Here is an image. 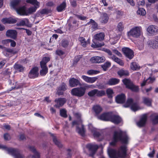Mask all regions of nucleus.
<instances>
[{"label": "nucleus", "mask_w": 158, "mask_h": 158, "mask_svg": "<svg viewBox=\"0 0 158 158\" xmlns=\"http://www.w3.org/2000/svg\"><path fill=\"white\" fill-rule=\"evenodd\" d=\"M129 139V138L125 133L121 130L115 131L114 133L112 141L110 144L111 146H114L119 141L124 144H127Z\"/></svg>", "instance_id": "obj_1"}, {"label": "nucleus", "mask_w": 158, "mask_h": 158, "mask_svg": "<svg viewBox=\"0 0 158 158\" xmlns=\"http://www.w3.org/2000/svg\"><path fill=\"white\" fill-rule=\"evenodd\" d=\"M127 146H121L118 151L110 147L107 148V153L110 158H125L127 155Z\"/></svg>", "instance_id": "obj_2"}, {"label": "nucleus", "mask_w": 158, "mask_h": 158, "mask_svg": "<svg viewBox=\"0 0 158 158\" xmlns=\"http://www.w3.org/2000/svg\"><path fill=\"white\" fill-rule=\"evenodd\" d=\"M75 115L77 120L74 121L72 122V127H73L75 125H77L76 131L81 136L83 137L85 135V130L84 125L82 124V121L81 118V115L77 113L75 114Z\"/></svg>", "instance_id": "obj_3"}, {"label": "nucleus", "mask_w": 158, "mask_h": 158, "mask_svg": "<svg viewBox=\"0 0 158 158\" xmlns=\"http://www.w3.org/2000/svg\"><path fill=\"white\" fill-rule=\"evenodd\" d=\"M0 148L5 149L8 153L14 156L15 158H24V156L21 154L17 149L8 148L5 146L0 145Z\"/></svg>", "instance_id": "obj_4"}, {"label": "nucleus", "mask_w": 158, "mask_h": 158, "mask_svg": "<svg viewBox=\"0 0 158 158\" xmlns=\"http://www.w3.org/2000/svg\"><path fill=\"white\" fill-rule=\"evenodd\" d=\"M39 7L37 6L31 7L27 10H26V7L24 6L19 7L16 9V11L18 14L20 15H28V14H31L35 11Z\"/></svg>", "instance_id": "obj_5"}, {"label": "nucleus", "mask_w": 158, "mask_h": 158, "mask_svg": "<svg viewBox=\"0 0 158 158\" xmlns=\"http://www.w3.org/2000/svg\"><path fill=\"white\" fill-rule=\"evenodd\" d=\"M105 34L104 32H101L95 34L94 36V41H102L104 39ZM94 44L91 45V47L93 48H97L98 47H101L102 46L104 45L103 42L101 43H97L96 42H94Z\"/></svg>", "instance_id": "obj_6"}, {"label": "nucleus", "mask_w": 158, "mask_h": 158, "mask_svg": "<svg viewBox=\"0 0 158 158\" xmlns=\"http://www.w3.org/2000/svg\"><path fill=\"white\" fill-rule=\"evenodd\" d=\"M123 82L126 85L127 88L130 89L132 91L137 93L139 91V88L138 86L135 85L130 80L125 78L123 80Z\"/></svg>", "instance_id": "obj_7"}, {"label": "nucleus", "mask_w": 158, "mask_h": 158, "mask_svg": "<svg viewBox=\"0 0 158 158\" xmlns=\"http://www.w3.org/2000/svg\"><path fill=\"white\" fill-rule=\"evenodd\" d=\"M86 89L84 87L75 88L71 91V94L78 97H81L85 94Z\"/></svg>", "instance_id": "obj_8"}, {"label": "nucleus", "mask_w": 158, "mask_h": 158, "mask_svg": "<svg viewBox=\"0 0 158 158\" xmlns=\"http://www.w3.org/2000/svg\"><path fill=\"white\" fill-rule=\"evenodd\" d=\"M141 27H135L132 28L128 32L129 36H131L134 38L138 37L141 34Z\"/></svg>", "instance_id": "obj_9"}, {"label": "nucleus", "mask_w": 158, "mask_h": 158, "mask_svg": "<svg viewBox=\"0 0 158 158\" xmlns=\"http://www.w3.org/2000/svg\"><path fill=\"white\" fill-rule=\"evenodd\" d=\"M130 106H131V109L134 111L137 110L139 109L138 103L137 102H133L132 98L128 99L124 105V106L126 107Z\"/></svg>", "instance_id": "obj_10"}, {"label": "nucleus", "mask_w": 158, "mask_h": 158, "mask_svg": "<svg viewBox=\"0 0 158 158\" xmlns=\"http://www.w3.org/2000/svg\"><path fill=\"white\" fill-rule=\"evenodd\" d=\"M122 51L125 56L130 60L132 59L134 56V52L132 50L127 47H124Z\"/></svg>", "instance_id": "obj_11"}, {"label": "nucleus", "mask_w": 158, "mask_h": 158, "mask_svg": "<svg viewBox=\"0 0 158 158\" xmlns=\"http://www.w3.org/2000/svg\"><path fill=\"white\" fill-rule=\"evenodd\" d=\"M113 112H109L103 113L99 116V119L105 121H111Z\"/></svg>", "instance_id": "obj_12"}, {"label": "nucleus", "mask_w": 158, "mask_h": 158, "mask_svg": "<svg viewBox=\"0 0 158 158\" xmlns=\"http://www.w3.org/2000/svg\"><path fill=\"white\" fill-rule=\"evenodd\" d=\"M86 148L88 149L89 151L91 152L89 154L90 156L93 157L98 149V146L97 145L88 144L86 145Z\"/></svg>", "instance_id": "obj_13"}, {"label": "nucleus", "mask_w": 158, "mask_h": 158, "mask_svg": "<svg viewBox=\"0 0 158 158\" xmlns=\"http://www.w3.org/2000/svg\"><path fill=\"white\" fill-rule=\"evenodd\" d=\"M6 36L14 40L17 38V33L15 30L9 29L6 32Z\"/></svg>", "instance_id": "obj_14"}, {"label": "nucleus", "mask_w": 158, "mask_h": 158, "mask_svg": "<svg viewBox=\"0 0 158 158\" xmlns=\"http://www.w3.org/2000/svg\"><path fill=\"white\" fill-rule=\"evenodd\" d=\"M67 100L64 98H59L55 99V102L56 104L54 106L56 108L62 106L65 103Z\"/></svg>", "instance_id": "obj_15"}, {"label": "nucleus", "mask_w": 158, "mask_h": 158, "mask_svg": "<svg viewBox=\"0 0 158 158\" xmlns=\"http://www.w3.org/2000/svg\"><path fill=\"white\" fill-rule=\"evenodd\" d=\"M38 69L37 67H34L31 69L28 74L29 77L31 78L37 77L39 75Z\"/></svg>", "instance_id": "obj_16"}, {"label": "nucleus", "mask_w": 158, "mask_h": 158, "mask_svg": "<svg viewBox=\"0 0 158 158\" xmlns=\"http://www.w3.org/2000/svg\"><path fill=\"white\" fill-rule=\"evenodd\" d=\"M122 121L121 118L118 115L114 114L113 113L110 122L115 124H118Z\"/></svg>", "instance_id": "obj_17"}, {"label": "nucleus", "mask_w": 158, "mask_h": 158, "mask_svg": "<svg viewBox=\"0 0 158 158\" xmlns=\"http://www.w3.org/2000/svg\"><path fill=\"white\" fill-rule=\"evenodd\" d=\"M105 58L104 56H94L92 57L90 60L91 62L94 63H99L103 62L105 60Z\"/></svg>", "instance_id": "obj_18"}, {"label": "nucleus", "mask_w": 158, "mask_h": 158, "mask_svg": "<svg viewBox=\"0 0 158 158\" xmlns=\"http://www.w3.org/2000/svg\"><path fill=\"white\" fill-rule=\"evenodd\" d=\"M81 77L85 81L89 83H94L98 79L97 77H89L85 75L82 76Z\"/></svg>", "instance_id": "obj_19"}, {"label": "nucleus", "mask_w": 158, "mask_h": 158, "mask_svg": "<svg viewBox=\"0 0 158 158\" xmlns=\"http://www.w3.org/2000/svg\"><path fill=\"white\" fill-rule=\"evenodd\" d=\"M147 116L146 114H143L142 116L140 119L137 123V125L139 127H142L144 126L147 121Z\"/></svg>", "instance_id": "obj_20"}, {"label": "nucleus", "mask_w": 158, "mask_h": 158, "mask_svg": "<svg viewBox=\"0 0 158 158\" xmlns=\"http://www.w3.org/2000/svg\"><path fill=\"white\" fill-rule=\"evenodd\" d=\"M3 54L6 57H10L12 54H15L16 52H15L13 49L5 48L2 52Z\"/></svg>", "instance_id": "obj_21"}, {"label": "nucleus", "mask_w": 158, "mask_h": 158, "mask_svg": "<svg viewBox=\"0 0 158 158\" xmlns=\"http://www.w3.org/2000/svg\"><path fill=\"white\" fill-rule=\"evenodd\" d=\"M69 85L71 87H75L77 86H81V84L80 81L74 78H71L69 81Z\"/></svg>", "instance_id": "obj_22"}, {"label": "nucleus", "mask_w": 158, "mask_h": 158, "mask_svg": "<svg viewBox=\"0 0 158 158\" xmlns=\"http://www.w3.org/2000/svg\"><path fill=\"white\" fill-rule=\"evenodd\" d=\"M67 89V87L64 83H62L57 88V94L59 95H63L64 91Z\"/></svg>", "instance_id": "obj_23"}, {"label": "nucleus", "mask_w": 158, "mask_h": 158, "mask_svg": "<svg viewBox=\"0 0 158 158\" xmlns=\"http://www.w3.org/2000/svg\"><path fill=\"white\" fill-rule=\"evenodd\" d=\"M125 100L126 96L123 94L118 95L115 98L116 101L118 103H123L125 102Z\"/></svg>", "instance_id": "obj_24"}, {"label": "nucleus", "mask_w": 158, "mask_h": 158, "mask_svg": "<svg viewBox=\"0 0 158 158\" xmlns=\"http://www.w3.org/2000/svg\"><path fill=\"white\" fill-rule=\"evenodd\" d=\"M30 150L34 153L33 155H30L28 158H40L39 153L36 151L35 148L33 146L29 147Z\"/></svg>", "instance_id": "obj_25"}, {"label": "nucleus", "mask_w": 158, "mask_h": 158, "mask_svg": "<svg viewBox=\"0 0 158 158\" xmlns=\"http://www.w3.org/2000/svg\"><path fill=\"white\" fill-rule=\"evenodd\" d=\"M1 21L4 24H12L16 23V20L11 18H6L2 19Z\"/></svg>", "instance_id": "obj_26"}, {"label": "nucleus", "mask_w": 158, "mask_h": 158, "mask_svg": "<svg viewBox=\"0 0 158 158\" xmlns=\"http://www.w3.org/2000/svg\"><path fill=\"white\" fill-rule=\"evenodd\" d=\"M109 19V17L106 13H103L99 19L100 22L103 24L106 23Z\"/></svg>", "instance_id": "obj_27"}, {"label": "nucleus", "mask_w": 158, "mask_h": 158, "mask_svg": "<svg viewBox=\"0 0 158 158\" xmlns=\"http://www.w3.org/2000/svg\"><path fill=\"white\" fill-rule=\"evenodd\" d=\"M88 127L89 129L92 133L94 137H98L100 136V133L99 132L96 131V129L93 127L92 125L91 124H89L88 125Z\"/></svg>", "instance_id": "obj_28"}, {"label": "nucleus", "mask_w": 158, "mask_h": 158, "mask_svg": "<svg viewBox=\"0 0 158 158\" xmlns=\"http://www.w3.org/2000/svg\"><path fill=\"white\" fill-rule=\"evenodd\" d=\"M50 12V10L48 9H44L38 11L35 14V17H39L42 15L47 14Z\"/></svg>", "instance_id": "obj_29"}, {"label": "nucleus", "mask_w": 158, "mask_h": 158, "mask_svg": "<svg viewBox=\"0 0 158 158\" xmlns=\"http://www.w3.org/2000/svg\"><path fill=\"white\" fill-rule=\"evenodd\" d=\"M8 82L10 85V89H9L10 91L14 89H18L21 88L22 87V85H20L17 86L15 84L14 85V83L12 82V81L10 79L8 80Z\"/></svg>", "instance_id": "obj_30"}, {"label": "nucleus", "mask_w": 158, "mask_h": 158, "mask_svg": "<svg viewBox=\"0 0 158 158\" xmlns=\"http://www.w3.org/2000/svg\"><path fill=\"white\" fill-rule=\"evenodd\" d=\"M157 27L155 25H150L147 29V31L150 34H153L157 32Z\"/></svg>", "instance_id": "obj_31"}, {"label": "nucleus", "mask_w": 158, "mask_h": 158, "mask_svg": "<svg viewBox=\"0 0 158 158\" xmlns=\"http://www.w3.org/2000/svg\"><path fill=\"white\" fill-rule=\"evenodd\" d=\"M119 81V79L112 78L109 80L107 82V84L109 85H114L118 83Z\"/></svg>", "instance_id": "obj_32"}, {"label": "nucleus", "mask_w": 158, "mask_h": 158, "mask_svg": "<svg viewBox=\"0 0 158 158\" xmlns=\"http://www.w3.org/2000/svg\"><path fill=\"white\" fill-rule=\"evenodd\" d=\"M143 102L146 105L150 106L152 105V99L148 98L143 97L142 98Z\"/></svg>", "instance_id": "obj_33"}, {"label": "nucleus", "mask_w": 158, "mask_h": 158, "mask_svg": "<svg viewBox=\"0 0 158 158\" xmlns=\"http://www.w3.org/2000/svg\"><path fill=\"white\" fill-rule=\"evenodd\" d=\"M117 73L120 77H122L123 76H128L129 74L127 70L123 69H121L119 70L118 72Z\"/></svg>", "instance_id": "obj_34"}, {"label": "nucleus", "mask_w": 158, "mask_h": 158, "mask_svg": "<svg viewBox=\"0 0 158 158\" xmlns=\"http://www.w3.org/2000/svg\"><path fill=\"white\" fill-rule=\"evenodd\" d=\"M50 60L49 57H45L43 58L42 60L40 62V66L42 67L46 66V64Z\"/></svg>", "instance_id": "obj_35"}, {"label": "nucleus", "mask_w": 158, "mask_h": 158, "mask_svg": "<svg viewBox=\"0 0 158 158\" xmlns=\"http://www.w3.org/2000/svg\"><path fill=\"white\" fill-rule=\"evenodd\" d=\"M66 6V2L64 1L59 6H57L56 10L58 12H60L65 10Z\"/></svg>", "instance_id": "obj_36"}, {"label": "nucleus", "mask_w": 158, "mask_h": 158, "mask_svg": "<svg viewBox=\"0 0 158 158\" xmlns=\"http://www.w3.org/2000/svg\"><path fill=\"white\" fill-rule=\"evenodd\" d=\"M111 59L114 60L115 62L117 63L118 64H119L121 66H123L124 65V63L122 60L120 59L117 57L115 55H113L111 57Z\"/></svg>", "instance_id": "obj_37"}, {"label": "nucleus", "mask_w": 158, "mask_h": 158, "mask_svg": "<svg viewBox=\"0 0 158 158\" xmlns=\"http://www.w3.org/2000/svg\"><path fill=\"white\" fill-rule=\"evenodd\" d=\"M131 69L133 70H138L140 68V66L135 62H132L131 64Z\"/></svg>", "instance_id": "obj_38"}, {"label": "nucleus", "mask_w": 158, "mask_h": 158, "mask_svg": "<svg viewBox=\"0 0 158 158\" xmlns=\"http://www.w3.org/2000/svg\"><path fill=\"white\" fill-rule=\"evenodd\" d=\"M21 2V0H14L11 2V6L16 10L17 8H16V7L19 5ZM19 8H18V9Z\"/></svg>", "instance_id": "obj_39"}, {"label": "nucleus", "mask_w": 158, "mask_h": 158, "mask_svg": "<svg viewBox=\"0 0 158 158\" xmlns=\"http://www.w3.org/2000/svg\"><path fill=\"white\" fill-rule=\"evenodd\" d=\"M148 44L151 45V46L154 49H156L158 48V43L154 40L149 41Z\"/></svg>", "instance_id": "obj_40"}, {"label": "nucleus", "mask_w": 158, "mask_h": 158, "mask_svg": "<svg viewBox=\"0 0 158 158\" xmlns=\"http://www.w3.org/2000/svg\"><path fill=\"white\" fill-rule=\"evenodd\" d=\"M51 136L53 137V141L55 144L58 147L61 148L62 147V145L61 143L57 140L56 137L54 136L53 134H52Z\"/></svg>", "instance_id": "obj_41"}, {"label": "nucleus", "mask_w": 158, "mask_h": 158, "mask_svg": "<svg viewBox=\"0 0 158 158\" xmlns=\"http://www.w3.org/2000/svg\"><path fill=\"white\" fill-rule=\"evenodd\" d=\"M90 23H92V26L91 28H92L93 29H94L95 30L98 29V25L94 20L92 19H90V21L88 23V24H89Z\"/></svg>", "instance_id": "obj_42"}, {"label": "nucleus", "mask_w": 158, "mask_h": 158, "mask_svg": "<svg viewBox=\"0 0 158 158\" xmlns=\"http://www.w3.org/2000/svg\"><path fill=\"white\" fill-rule=\"evenodd\" d=\"M69 41L67 40L63 39L61 42V45L64 48H67L69 44Z\"/></svg>", "instance_id": "obj_43"}, {"label": "nucleus", "mask_w": 158, "mask_h": 158, "mask_svg": "<svg viewBox=\"0 0 158 158\" xmlns=\"http://www.w3.org/2000/svg\"><path fill=\"white\" fill-rule=\"evenodd\" d=\"M96 96L98 97H102L105 94V92L104 90H99L96 89Z\"/></svg>", "instance_id": "obj_44"}, {"label": "nucleus", "mask_w": 158, "mask_h": 158, "mask_svg": "<svg viewBox=\"0 0 158 158\" xmlns=\"http://www.w3.org/2000/svg\"><path fill=\"white\" fill-rule=\"evenodd\" d=\"M26 2L33 5H35L38 7L40 6V3L37 0H26Z\"/></svg>", "instance_id": "obj_45"}, {"label": "nucleus", "mask_w": 158, "mask_h": 158, "mask_svg": "<svg viewBox=\"0 0 158 158\" xmlns=\"http://www.w3.org/2000/svg\"><path fill=\"white\" fill-rule=\"evenodd\" d=\"M42 69L40 70V73L41 75H44L46 74L48 72V69L47 66L42 67L41 66Z\"/></svg>", "instance_id": "obj_46"}, {"label": "nucleus", "mask_w": 158, "mask_h": 158, "mask_svg": "<svg viewBox=\"0 0 158 158\" xmlns=\"http://www.w3.org/2000/svg\"><path fill=\"white\" fill-rule=\"evenodd\" d=\"M14 68L15 70L19 72H22L24 69V68L21 64H16L14 65Z\"/></svg>", "instance_id": "obj_47"}, {"label": "nucleus", "mask_w": 158, "mask_h": 158, "mask_svg": "<svg viewBox=\"0 0 158 158\" xmlns=\"http://www.w3.org/2000/svg\"><path fill=\"white\" fill-rule=\"evenodd\" d=\"M93 109L97 114H98L101 112L102 110V108L99 106L97 105L93 107Z\"/></svg>", "instance_id": "obj_48"}, {"label": "nucleus", "mask_w": 158, "mask_h": 158, "mask_svg": "<svg viewBox=\"0 0 158 158\" xmlns=\"http://www.w3.org/2000/svg\"><path fill=\"white\" fill-rule=\"evenodd\" d=\"M29 23V20L27 19H25L20 21L18 23V25L19 26H24L26 25L27 24Z\"/></svg>", "instance_id": "obj_49"}, {"label": "nucleus", "mask_w": 158, "mask_h": 158, "mask_svg": "<svg viewBox=\"0 0 158 158\" xmlns=\"http://www.w3.org/2000/svg\"><path fill=\"white\" fill-rule=\"evenodd\" d=\"M137 13L138 15L144 16L146 14V12L145 9L143 8H139L137 11Z\"/></svg>", "instance_id": "obj_50"}, {"label": "nucleus", "mask_w": 158, "mask_h": 158, "mask_svg": "<svg viewBox=\"0 0 158 158\" xmlns=\"http://www.w3.org/2000/svg\"><path fill=\"white\" fill-rule=\"evenodd\" d=\"M110 65L111 64L110 62H106L104 64L102 65V67L104 71H106L107 70V69L110 66Z\"/></svg>", "instance_id": "obj_51"}, {"label": "nucleus", "mask_w": 158, "mask_h": 158, "mask_svg": "<svg viewBox=\"0 0 158 158\" xmlns=\"http://www.w3.org/2000/svg\"><path fill=\"white\" fill-rule=\"evenodd\" d=\"M78 40L83 47H85L86 46L87 43L83 37H80L79 38Z\"/></svg>", "instance_id": "obj_52"}, {"label": "nucleus", "mask_w": 158, "mask_h": 158, "mask_svg": "<svg viewBox=\"0 0 158 158\" xmlns=\"http://www.w3.org/2000/svg\"><path fill=\"white\" fill-rule=\"evenodd\" d=\"M100 73V72L98 70H90L87 71V74L89 75H93V74H97Z\"/></svg>", "instance_id": "obj_53"}, {"label": "nucleus", "mask_w": 158, "mask_h": 158, "mask_svg": "<svg viewBox=\"0 0 158 158\" xmlns=\"http://www.w3.org/2000/svg\"><path fill=\"white\" fill-rule=\"evenodd\" d=\"M152 121L153 124L158 123V115L153 116L152 118Z\"/></svg>", "instance_id": "obj_54"}, {"label": "nucleus", "mask_w": 158, "mask_h": 158, "mask_svg": "<svg viewBox=\"0 0 158 158\" xmlns=\"http://www.w3.org/2000/svg\"><path fill=\"white\" fill-rule=\"evenodd\" d=\"M60 114L61 116L64 118H66L67 116L66 111L64 109H62L60 110Z\"/></svg>", "instance_id": "obj_55"}, {"label": "nucleus", "mask_w": 158, "mask_h": 158, "mask_svg": "<svg viewBox=\"0 0 158 158\" xmlns=\"http://www.w3.org/2000/svg\"><path fill=\"white\" fill-rule=\"evenodd\" d=\"M106 93L109 98H112V94H113V92L112 89H108L106 90Z\"/></svg>", "instance_id": "obj_56"}, {"label": "nucleus", "mask_w": 158, "mask_h": 158, "mask_svg": "<svg viewBox=\"0 0 158 158\" xmlns=\"http://www.w3.org/2000/svg\"><path fill=\"white\" fill-rule=\"evenodd\" d=\"M88 95L90 97H93L96 96V89H94L89 91L88 93Z\"/></svg>", "instance_id": "obj_57"}, {"label": "nucleus", "mask_w": 158, "mask_h": 158, "mask_svg": "<svg viewBox=\"0 0 158 158\" xmlns=\"http://www.w3.org/2000/svg\"><path fill=\"white\" fill-rule=\"evenodd\" d=\"M81 57V55H78L75 56L73 61V64H77V62L80 60Z\"/></svg>", "instance_id": "obj_58"}, {"label": "nucleus", "mask_w": 158, "mask_h": 158, "mask_svg": "<svg viewBox=\"0 0 158 158\" xmlns=\"http://www.w3.org/2000/svg\"><path fill=\"white\" fill-rule=\"evenodd\" d=\"M56 54L60 56H63L65 54L64 52L61 50H56Z\"/></svg>", "instance_id": "obj_59"}, {"label": "nucleus", "mask_w": 158, "mask_h": 158, "mask_svg": "<svg viewBox=\"0 0 158 158\" xmlns=\"http://www.w3.org/2000/svg\"><path fill=\"white\" fill-rule=\"evenodd\" d=\"M155 79L154 77H149L147 79V81L148 83H152L155 81Z\"/></svg>", "instance_id": "obj_60"}, {"label": "nucleus", "mask_w": 158, "mask_h": 158, "mask_svg": "<svg viewBox=\"0 0 158 158\" xmlns=\"http://www.w3.org/2000/svg\"><path fill=\"white\" fill-rule=\"evenodd\" d=\"M118 30L119 31H122L123 28V23H122L120 22L118 24Z\"/></svg>", "instance_id": "obj_61"}, {"label": "nucleus", "mask_w": 158, "mask_h": 158, "mask_svg": "<svg viewBox=\"0 0 158 158\" xmlns=\"http://www.w3.org/2000/svg\"><path fill=\"white\" fill-rule=\"evenodd\" d=\"M4 139L6 140H9L10 139V136L8 133H6L4 135Z\"/></svg>", "instance_id": "obj_62"}, {"label": "nucleus", "mask_w": 158, "mask_h": 158, "mask_svg": "<svg viewBox=\"0 0 158 158\" xmlns=\"http://www.w3.org/2000/svg\"><path fill=\"white\" fill-rule=\"evenodd\" d=\"M9 42H11L10 46L11 47H15L16 46V43L14 41L10 39H9Z\"/></svg>", "instance_id": "obj_63"}, {"label": "nucleus", "mask_w": 158, "mask_h": 158, "mask_svg": "<svg viewBox=\"0 0 158 158\" xmlns=\"http://www.w3.org/2000/svg\"><path fill=\"white\" fill-rule=\"evenodd\" d=\"M70 3L71 5L73 7H75L77 6V4L75 0H71L70 2Z\"/></svg>", "instance_id": "obj_64"}]
</instances>
